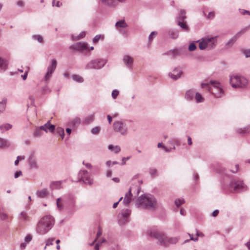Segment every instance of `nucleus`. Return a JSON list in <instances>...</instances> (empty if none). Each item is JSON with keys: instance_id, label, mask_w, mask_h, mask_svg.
Here are the masks:
<instances>
[{"instance_id": "3c124183", "label": "nucleus", "mask_w": 250, "mask_h": 250, "mask_svg": "<svg viewBox=\"0 0 250 250\" xmlns=\"http://www.w3.org/2000/svg\"><path fill=\"white\" fill-rule=\"evenodd\" d=\"M34 38L37 40L39 42H42L43 41V38L40 35H36L34 36Z\"/></svg>"}, {"instance_id": "f3484780", "label": "nucleus", "mask_w": 250, "mask_h": 250, "mask_svg": "<svg viewBox=\"0 0 250 250\" xmlns=\"http://www.w3.org/2000/svg\"><path fill=\"white\" fill-rule=\"evenodd\" d=\"M196 91L195 89H191L187 90L185 93V98L188 101H191L193 96L195 94Z\"/></svg>"}, {"instance_id": "6ab92c4d", "label": "nucleus", "mask_w": 250, "mask_h": 250, "mask_svg": "<svg viewBox=\"0 0 250 250\" xmlns=\"http://www.w3.org/2000/svg\"><path fill=\"white\" fill-rule=\"evenodd\" d=\"M132 195L131 192V189L130 188L129 191L125 194L124 199V203L125 205L129 204L132 199Z\"/></svg>"}, {"instance_id": "de8ad7c7", "label": "nucleus", "mask_w": 250, "mask_h": 250, "mask_svg": "<svg viewBox=\"0 0 250 250\" xmlns=\"http://www.w3.org/2000/svg\"><path fill=\"white\" fill-rule=\"evenodd\" d=\"M104 241H105V240L104 239H102V241H101L100 240H99L98 241L97 243L95 246V247H94L95 250H99L100 244H102V243L104 242Z\"/></svg>"}, {"instance_id": "423d86ee", "label": "nucleus", "mask_w": 250, "mask_h": 250, "mask_svg": "<svg viewBox=\"0 0 250 250\" xmlns=\"http://www.w3.org/2000/svg\"><path fill=\"white\" fill-rule=\"evenodd\" d=\"M179 239V237L168 238L164 233L157 231V243L162 246L167 247L169 244H176Z\"/></svg>"}, {"instance_id": "72a5a7b5", "label": "nucleus", "mask_w": 250, "mask_h": 250, "mask_svg": "<svg viewBox=\"0 0 250 250\" xmlns=\"http://www.w3.org/2000/svg\"><path fill=\"white\" fill-rule=\"evenodd\" d=\"M7 66V62L0 58V68L4 70L6 69Z\"/></svg>"}, {"instance_id": "603ef678", "label": "nucleus", "mask_w": 250, "mask_h": 250, "mask_svg": "<svg viewBox=\"0 0 250 250\" xmlns=\"http://www.w3.org/2000/svg\"><path fill=\"white\" fill-rule=\"evenodd\" d=\"M58 132L62 136V138L63 139L64 135L63 129L62 128H58Z\"/></svg>"}, {"instance_id": "e433bc0d", "label": "nucleus", "mask_w": 250, "mask_h": 250, "mask_svg": "<svg viewBox=\"0 0 250 250\" xmlns=\"http://www.w3.org/2000/svg\"><path fill=\"white\" fill-rule=\"evenodd\" d=\"M72 77L73 80L77 82L82 83L83 81V78L79 75H74Z\"/></svg>"}, {"instance_id": "69168bd1", "label": "nucleus", "mask_w": 250, "mask_h": 250, "mask_svg": "<svg viewBox=\"0 0 250 250\" xmlns=\"http://www.w3.org/2000/svg\"><path fill=\"white\" fill-rule=\"evenodd\" d=\"M28 71V68L27 69V70H26L25 71L24 74L23 75H21V77L23 78V79L24 80H26V78H27V75Z\"/></svg>"}, {"instance_id": "412c9836", "label": "nucleus", "mask_w": 250, "mask_h": 250, "mask_svg": "<svg viewBox=\"0 0 250 250\" xmlns=\"http://www.w3.org/2000/svg\"><path fill=\"white\" fill-rule=\"evenodd\" d=\"M177 24L180 27V28L184 31L188 32L189 30V27L187 24L186 21H176Z\"/></svg>"}, {"instance_id": "b1692460", "label": "nucleus", "mask_w": 250, "mask_h": 250, "mask_svg": "<svg viewBox=\"0 0 250 250\" xmlns=\"http://www.w3.org/2000/svg\"><path fill=\"white\" fill-rule=\"evenodd\" d=\"M147 234L151 238H156V232L155 227L148 229L147 230Z\"/></svg>"}, {"instance_id": "cd10ccee", "label": "nucleus", "mask_w": 250, "mask_h": 250, "mask_svg": "<svg viewBox=\"0 0 250 250\" xmlns=\"http://www.w3.org/2000/svg\"><path fill=\"white\" fill-rule=\"evenodd\" d=\"M48 194V192L46 189H43L37 192V195L38 197L41 198H44L46 197Z\"/></svg>"}, {"instance_id": "13d9d810", "label": "nucleus", "mask_w": 250, "mask_h": 250, "mask_svg": "<svg viewBox=\"0 0 250 250\" xmlns=\"http://www.w3.org/2000/svg\"><path fill=\"white\" fill-rule=\"evenodd\" d=\"M188 235L190 237V240H192L194 242H196L198 240V238L196 237V238H194L192 235L189 233H188Z\"/></svg>"}, {"instance_id": "9d476101", "label": "nucleus", "mask_w": 250, "mask_h": 250, "mask_svg": "<svg viewBox=\"0 0 250 250\" xmlns=\"http://www.w3.org/2000/svg\"><path fill=\"white\" fill-rule=\"evenodd\" d=\"M80 177L79 181H83L86 184H91L92 183V179L88 176V172L86 170L81 171L79 173Z\"/></svg>"}, {"instance_id": "473e14b6", "label": "nucleus", "mask_w": 250, "mask_h": 250, "mask_svg": "<svg viewBox=\"0 0 250 250\" xmlns=\"http://www.w3.org/2000/svg\"><path fill=\"white\" fill-rule=\"evenodd\" d=\"M12 127V125L9 124H3L0 126V128L2 132L8 130Z\"/></svg>"}, {"instance_id": "49530a36", "label": "nucleus", "mask_w": 250, "mask_h": 250, "mask_svg": "<svg viewBox=\"0 0 250 250\" xmlns=\"http://www.w3.org/2000/svg\"><path fill=\"white\" fill-rule=\"evenodd\" d=\"M100 127H95L91 130V132L94 134H97L100 132Z\"/></svg>"}, {"instance_id": "37998d69", "label": "nucleus", "mask_w": 250, "mask_h": 250, "mask_svg": "<svg viewBox=\"0 0 250 250\" xmlns=\"http://www.w3.org/2000/svg\"><path fill=\"white\" fill-rule=\"evenodd\" d=\"M54 241V238L48 239L46 241V246L44 247V249H46L47 246L53 245V242Z\"/></svg>"}, {"instance_id": "58836bf2", "label": "nucleus", "mask_w": 250, "mask_h": 250, "mask_svg": "<svg viewBox=\"0 0 250 250\" xmlns=\"http://www.w3.org/2000/svg\"><path fill=\"white\" fill-rule=\"evenodd\" d=\"M104 36L102 35H97L93 39V42L94 43H97L100 40H103Z\"/></svg>"}, {"instance_id": "1a4fd4ad", "label": "nucleus", "mask_w": 250, "mask_h": 250, "mask_svg": "<svg viewBox=\"0 0 250 250\" xmlns=\"http://www.w3.org/2000/svg\"><path fill=\"white\" fill-rule=\"evenodd\" d=\"M247 29L244 28L237 32L232 38H231L226 43L227 47H231L236 41L246 31Z\"/></svg>"}, {"instance_id": "e2e57ef3", "label": "nucleus", "mask_w": 250, "mask_h": 250, "mask_svg": "<svg viewBox=\"0 0 250 250\" xmlns=\"http://www.w3.org/2000/svg\"><path fill=\"white\" fill-rule=\"evenodd\" d=\"M199 175L198 174V173L195 172L193 174V178L194 179L195 181H197L198 179H199Z\"/></svg>"}, {"instance_id": "a18cd8bd", "label": "nucleus", "mask_w": 250, "mask_h": 250, "mask_svg": "<svg viewBox=\"0 0 250 250\" xmlns=\"http://www.w3.org/2000/svg\"><path fill=\"white\" fill-rule=\"evenodd\" d=\"M196 48V44L194 43H191L189 44L188 46V49L189 50L191 51H193L195 50Z\"/></svg>"}, {"instance_id": "f704fd0d", "label": "nucleus", "mask_w": 250, "mask_h": 250, "mask_svg": "<svg viewBox=\"0 0 250 250\" xmlns=\"http://www.w3.org/2000/svg\"><path fill=\"white\" fill-rule=\"evenodd\" d=\"M102 229L101 227H98V230L97 233V237L94 240L93 243L91 244V245H93L96 241L102 235Z\"/></svg>"}, {"instance_id": "bf43d9fd", "label": "nucleus", "mask_w": 250, "mask_h": 250, "mask_svg": "<svg viewBox=\"0 0 250 250\" xmlns=\"http://www.w3.org/2000/svg\"><path fill=\"white\" fill-rule=\"evenodd\" d=\"M218 214H219V210L215 209L212 213V216L214 217H215L218 215Z\"/></svg>"}, {"instance_id": "ddd939ff", "label": "nucleus", "mask_w": 250, "mask_h": 250, "mask_svg": "<svg viewBox=\"0 0 250 250\" xmlns=\"http://www.w3.org/2000/svg\"><path fill=\"white\" fill-rule=\"evenodd\" d=\"M173 141H175L174 140H172L169 141V143L173 146L172 147H168L163 145V143H159L157 144V147L162 148L163 150H164L165 152L167 153H169L175 149V146L173 143Z\"/></svg>"}, {"instance_id": "a19ab883", "label": "nucleus", "mask_w": 250, "mask_h": 250, "mask_svg": "<svg viewBox=\"0 0 250 250\" xmlns=\"http://www.w3.org/2000/svg\"><path fill=\"white\" fill-rule=\"evenodd\" d=\"M85 35V32L84 31H83L80 34V35L78 37H76V38H74V40H79L80 39H81L84 37Z\"/></svg>"}, {"instance_id": "c9c22d12", "label": "nucleus", "mask_w": 250, "mask_h": 250, "mask_svg": "<svg viewBox=\"0 0 250 250\" xmlns=\"http://www.w3.org/2000/svg\"><path fill=\"white\" fill-rule=\"evenodd\" d=\"M116 26L119 27H125L127 25L125 21L121 20L116 23Z\"/></svg>"}, {"instance_id": "09e8293b", "label": "nucleus", "mask_w": 250, "mask_h": 250, "mask_svg": "<svg viewBox=\"0 0 250 250\" xmlns=\"http://www.w3.org/2000/svg\"><path fill=\"white\" fill-rule=\"evenodd\" d=\"M215 14L213 11L209 12L207 16V18L208 19H213L214 18Z\"/></svg>"}, {"instance_id": "9b49d317", "label": "nucleus", "mask_w": 250, "mask_h": 250, "mask_svg": "<svg viewBox=\"0 0 250 250\" xmlns=\"http://www.w3.org/2000/svg\"><path fill=\"white\" fill-rule=\"evenodd\" d=\"M113 127L115 131L119 132L122 134H125L127 132L126 128L122 122H115L114 123Z\"/></svg>"}, {"instance_id": "4be33fe9", "label": "nucleus", "mask_w": 250, "mask_h": 250, "mask_svg": "<svg viewBox=\"0 0 250 250\" xmlns=\"http://www.w3.org/2000/svg\"><path fill=\"white\" fill-rule=\"evenodd\" d=\"M168 35L172 39H176L179 36V32L177 30L170 29L168 31Z\"/></svg>"}, {"instance_id": "20e7f679", "label": "nucleus", "mask_w": 250, "mask_h": 250, "mask_svg": "<svg viewBox=\"0 0 250 250\" xmlns=\"http://www.w3.org/2000/svg\"><path fill=\"white\" fill-rule=\"evenodd\" d=\"M217 36L206 37L197 41L199 49L201 50H210L214 48L217 44Z\"/></svg>"}, {"instance_id": "774afa93", "label": "nucleus", "mask_w": 250, "mask_h": 250, "mask_svg": "<svg viewBox=\"0 0 250 250\" xmlns=\"http://www.w3.org/2000/svg\"><path fill=\"white\" fill-rule=\"evenodd\" d=\"M34 135L35 136H39L41 135L40 131L39 129H37L35 132H34Z\"/></svg>"}, {"instance_id": "7c9ffc66", "label": "nucleus", "mask_w": 250, "mask_h": 250, "mask_svg": "<svg viewBox=\"0 0 250 250\" xmlns=\"http://www.w3.org/2000/svg\"><path fill=\"white\" fill-rule=\"evenodd\" d=\"M108 148L111 151H114L115 153H118L121 150L120 147L118 146H114L112 145H110L108 146Z\"/></svg>"}, {"instance_id": "393cba45", "label": "nucleus", "mask_w": 250, "mask_h": 250, "mask_svg": "<svg viewBox=\"0 0 250 250\" xmlns=\"http://www.w3.org/2000/svg\"><path fill=\"white\" fill-rule=\"evenodd\" d=\"M124 61L127 66L130 67L133 63V59L129 56H125L124 58Z\"/></svg>"}, {"instance_id": "2eb2a0df", "label": "nucleus", "mask_w": 250, "mask_h": 250, "mask_svg": "<svg viewBox=\"0 0 250 250\" xmlns=\"http://www.w3.org/2000/svg\"><path fill=\"white\" fill-rule=\"evenodd\" d=\"M72 48L77 50H84L88 49V45L85 42H78L70 46Z\"/></svg>"}, {"instance_id": "7ed1b4c3", "label": "nucleus", "mask_w": 250, "mask_h": 250, "mask_svg": "<svg viewBox=\"0 0 250 250\" xmlns=\"http://www.w3.org/2000/svg\"><path fill=\"white\" fill-rule=\"evenodd\" d=\"M54 223V220L51 216H45L38 222L36 227V230L38 233L44 234L52 228Z\"/></svg>"}, {"instance_id": "338daca9", "label": "nucleus", "mask_w": 250, "mask_h": 250, "mask_svg": "<svg viewBox=\"0 0 250 250\" xmlns=\"http://www.w3.org/2000/svg\"><path fill=\"white\" fill-rule=\"evenodd\" d=\"M245 245L247 247L248 250H250V239L245 244Z\"/></svg>"}, {"instance_id": "680f3d73", "label": "nucleus", "mask_w": 250, "mask_h": 250, "mask_svg": "<svg viewBox=\"0 0 250 250\" xmlns=\"http://www.w3.org/2000/svg\"><path fill=\"white\" fill-rule=\"evenodd\" d=\"M188 144L189 146L192 144V139L190 136H188Z\"/></svg>"}, {"instance_id": "f257e3e1", "label": "nucleus", "mask_w": 250, "mask_h": 250, "mask_svg": "<svg viewBox=\"0 0 250 250\" xmlns=\"http://www.w3.org/2000/svg\"><path fill=\"white\" fill-rule=\"evenodd\" d=\"M222 188L225 192L229 191L233 193H241L248 190L247 185L240 178H233L229 184H223Z\"/></svg>"}, {"instance_id": "0eeeda50", "label": "nucleus", "mask_w": 250, "mask_h": 250, "mask_svg": "<svg viewBox=\"0 0 250 250\" xmlns=\"http://www.w3.org/2000/svg\"><path fill=\"white\" fill-rule=\"evenodd\" d=\"M154 199L148 195H143L138 199L137 204L140 208L151 209L153 208Z\"/></svg>"}, {"instance_id": "6e6d98bb", "label": "nucleus", "mask_w": 250, "mask_h": 250, "mask_svg": "<svg viewBox=\"0 0 250 250\" xmlns=\"http://www.w3.org/2000/svg\"><path fill=\"white\" fill-rule=\"evenodd\" d=\"M155 33L154 32H151L150 35L149 36V42H150L155 37Z\"/></svg>"}, {"instance_id": "4d7b16f0", "label": "nucleus", "mask_w": 250, "mask_h": 250, "mask_svg": "<svg viewBox=\"0 0 250 250\" xmlns=\"http://www.w3.org/2000/svg\"><path fill=\"white\" fill-rule=\"evenodd\" d=\"M32 237L31 235H27L25 238V241L26 242L28 243L32 240Z\"/></svg>"}, {"instance_id": "ea45409f", "label": "nucleus", "mask_w": 250, "mask_h": 250, "mask_svg": "<svg viewBox=\"0 0 250 250\" xmlns=\"http://www.w3.org/2000/svg\"><path fill=\"white\" fill-rule=\"evenodd\" d=\"M61 185L60 182H54L51 184L50 188L52 189L58 188Z\"/></svg>"}, {"instance_id": "c85d7f7f", "label": "nucleus", "mask_w": 250, "mask_h": 250, "mask_svg": "<svg viewBox=\"0 0 250 250\" xmlns=\"http://www.w3.org/2000/svg\"><path fill=\"white\" fill-rule=\"evenodd\" d=\"M185 203L183 198H177L175 200L174 204L177 208H179L182 205Z\"/></svg>"}, {"instance_id": "79ce46f5", "label": "nucleus", "mask_w": 250, "mask_h": 250, "mask_svg": "<svg viewBox=\"0 0 250 250\" xmlns=\"http://www.w3.org/2000/svg\"><path fill=\"white\" fill-rule=\"evenodd\" d=\"M61 201L62 200L61 198H58L57 201V207L60 210H61L62 208V205Z\"/></svg>"}, {"instance_id": "4468645a", "label": "nucleus", "mask_w": 250, "mask_h": 250, "mask_svg": "<svg viewBox=\"0 0 250 250\" xmlns=\"http://www.w3.org/2000/svg\"><path fill=\"white\" fill-rule=\"evenodd\" d=\"M183 71L179 68H175L171 72L169 73V76L173 80H176L181 77Z\"/></svg>"}, {"instance_id": "c03bdc74", "label": "nucleus", "mask_w": 250, "mask_h": 250, "mask_svg": "<svg viewBox=\"0 0 250 250\" xmlns=\"http://www.w3.org/2000/svg\"><path fill=\"white\" fill-rule=\"evenodd\" d=\"M239 11H240V13L243 15H250V11L244 10V9H239Z\"/></svg>"}, {"instance_id": "f8f14e48", "label": "nucleus", "mask_w": 250, "mask_h": 250, "mask_svg": "<svg viewBox=\"0 0 250 250\" xmlns=\"http://www.w3.org/2000/svg\"><path fill=\"white\" fill-rule=\"evenodd\" d=\"M57 67V61L56 60H52L51 65L49 66L47 68V73L45 76V80L47 81L51 77L52 74L53 73Z\"/></svg>"}, {"instance_id": "39448f33", "label": "nucleus", "mask_w": 250, "mask_h": 250, "mask_svg": "<svg viewBox=\"0 0 250 250\" xmlns=\"http://www.w3.org/2000/svg\"><path fill=\"white\" fill-rule=\"evenodd\" d=\"M229 82L233 88H244L248 85V80L245 77L238 74L230 76Z\"/></svg>"}, {"instance_id": "6e6552de", "label": "nucleus", "mask_w": 250, "mask_h": 250, "mask_svg": "<svg viewBox=\"0 0 250 250\" xmlns=\"http://www.w3.org/2000/svg\"><path fill=\"white\" fill-rule=\"evenodd\" d=\"M104 60L101 59H96L89 62L86 65V68L100 69L104 65Z\"/></svg>"}, {"instance_id": "864d4df0", "label": "nucleus", "mask_w": 250, "mask_h": 250, "mask_svg": "<svg viewBox=\"0 0 250 250\" xmlns=\"http://www.w3.org/2000/svg\"><path fill=\"white\" fill-rule=\"evenodd\" d=\"M28 216L25 212H22L21 214V218L23 220H25L27 219Z\"/></svg>"}, {"instance_id": "c756f323", "label": "nucleus", "mask_w": 250, "mask_h": 250, "mask_svg": "<svg viewBox=\"0 0 250 250\" xmlns=\"http://www.w3.org/2000/svg\"><path fill=\"white\" fill-rule=\"evenodd\" d=\"M10 146V143L8 141L0 138V147L6 148Z\"/></svg>"}, {"instance_id": "5701e85b", "label": "nucleus", "mask_w": 250, "mask_h": 250, "mask_svg": "<svg viewBox=\"0 0 250 250\" xmlns=\"http://www.w3.org/2000/svg\"><path fill=\"white\" fill-rule=\"evenodd\" d=\"M186 19V12L184 10H181L178 16L177 17L176 21H185Z\"/></svg>"}, {"instance_id": "a878e982", "label": "nucleus", "mask_w": 250, "mask_h": 250, "mask_svg": "<svg viewBox=\"0 0 250 250\" xmlns=\"http://www.w3.org/2000/svg\"><path fill=\"white\" fill-rule=\"evenodd\" d=\"M195 100L197 103H203L204 101V97L199 92H196L195 94Z\"/></svg>"}, {"instance_id": "0e129e2a", "label": "nucleus", "mask_w": 250, "mask_h": 250, "mask_svg": "<svg viewBox=\"0 0 250 250\" xmlns=\"http://www.w3.org/2000/svg\"><path fill=\"white\" fill-rule=\"evenodd\" d=\"M22 174V173H21V171H17V172H16L15 174V177L16 178H18L19 176L21 175Z\"/></svg>"}, {"instance_id": "dca6fc26", "label": "nucleus", "mask_w": 250, "mask_h": 250, "mask_svg": "<svg viewBox=\"0 0 250 250\" xmlns=\"http://www.w3.org/2000/svg\"><path fill=\"white\" fill-rule=\"evenodd\" d=\"M40 129L44 130L46 132L48 129L51 132H53L55 129V126L50 125V121H48L44 125L40 127Z\"/></svg>"}, {"instance_id": "5fc2aeb1", "label": "nucleus", "mask_w": 250, "mask_h": 250, "mask_svg": "<svg viewBox=\"0 0 250 250\" xmlns=\"http://www.w3.org/2000/svg\"><path fill=\"white\" fill-rule=\"evenodd\" d=\"M5 106V102H0V112H2L4 110Z\"/></svg>"}, {"instance_id": "a211bd4d", "label": "nucleus", "mask_w": 250, "mask_h": 250, "mask_svg": "<svg viewBox=\"0 0 250 250\" xmlns=\"http://www.w3.org/2000/svg\"><path fill=\"white\" fill-rule=\"evenodd\" d=\"M102 2H104L105 4L111 6H115L118 4L117 1L123 2L126 0H101Z\"/></svg>"}, {"instance_id": "4c0bfd02", "label": "nucleus", "mask_w": 250, "mask_h": 250, "mask_svg": "<svg viewBox=\"0 0 250 250\" xmlns=\"http://www.w3.org/2000/svg\"><path fill=\"white\" fill-rule=\"evenodd\" d=\"M242 52L246 58H250V49H243Z\"/></svg>"}, {"instance_id": "aec40b11", "label": "nucleus", "mask_w": 250, "mask_h": 250, "mask_svg": "<svg viewBox=\"0 0 250 250\" xmlns=\"http://www.w3.org/2000/svg\"><path fill=\"white\" fill-rule=\"evenodd\" d=\"M236 132L241 135L249 133L250 132V125H248L243 128H238L236 130Z\"/></svg>"}, {"instance_id": "2f4dec72", "label": "nucleus", "mask_w": 250, "mask_h": 250, "mask_svg": "<svg viewBox=\"0 0 250 250\" xmlns=\"http://www.w3.org/2000/svg\"><path fill=\"white\" fill-rule=\"evenodd\" d=\"M167 55L175 56L180 55V51L178 49H174L167 52Z\"/></svg>"}, {"instance_id": "bb28decb", "label": "nucleus", "mask_w": 250, "mask_h": 250, "mask_svg": "<svg viewBox=\"0 0 250 250\" xmlns=\"http://www.w3.org/2000/svg\"><path fill=\"white\" fill-rule=\"evenodd\" d=\"M126 212H125L124 214H123V219H121L119 220V223L121 224H124L126 222H127V217L128 215L129 214V212L128 210L126 211Z\"/></svg>"}, {"instance_id": "8fccbe9b", "label": "nucleus", "mask_w": 250, "mask_h": 250, "mask_svg": "<svg viewBox=\"0 0 250 250\" xmlns=\"http://www.w3.org/2000/svg\"><path fill=\"white\" fill-rule=\"evenodd\" d=\"M119 95V91L117 90H113L112 92V97L113 99H116Z\"/></svg>"}, {"instance_id": "052dcab7", "label": "nucleus", "mask_w": 250, "mask_h": 250, "mask_svg": "<svg viewBox=\"0 0 250 250\" xmlns=\"http://www.w3.org/2000/svg\"><path fill=\"white\" fill-rule=\"evenodd\" d=\"M180 213L183 216H185L186 215V211L183 208H181L180 210Z\"/></svg>"}, {"instance_id": "f03ea898", "label": "nucleus", "mask_w": 250, "mask_h": 250, "mask_svg": "<svg viewBox=\"0 0 250 250\" xmlns=\"http://www.w3.org/2000/svg\"><path fill=\"white\" fill-rule=\"evenodd\" d=\"M201 87L208 89L216 98H220L224 94L222 85L217 81H210L209 83H202Z\"/></svg>"}]
</instances>
